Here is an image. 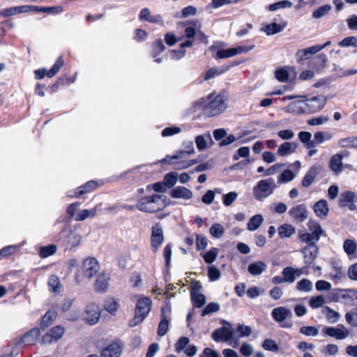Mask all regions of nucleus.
<instances>
[{
  "label": "nucleus",
  "mask_w": 357,
  "mask_h": 357,
  "mask_svg": "<svg viewBox=\"0 0 357 357\" xmlns=\"http://www.w3.org/2000/svg\"><path fill=\"white\" fill-rule=\"evenodd\" d=\"M151 301L147 297L139 298L135 309V316L128 322L130 327H135L144 321L151 309Z\"/></svg>",
  "instance_id": "f257e3e1"
},
{
  "label": "nucleus",
  "mask_w": 357,
  "mask_h": 357,
  "mask_svg": "<svg viewBox=\"0 0 357 357\" xmlns=\"http://www.w3.org/2000/svg\"><path fill=\"white\" fill-rule=\"evenodd\" d=\"M160 195L154 194L151 196H144L137 200L136 208L144 213H153L162 211V204Z\"/></svg>",
  "instance_id": "f03ea898"
},
{
  "label": "nucleus",
  "mask_w": 357,
  "mask_h": 357,
  "mask_svg": "<svg viewBox=\"0 0 357 357\" xmlns=\"http://www.w3.org/2000/svg\"><path fill=\"white\" fill-rule=\"evenodd\" d=\"M212 94L208 96V100H210L208 103L203 106L204 112L208 116H214L223 112L226 107L227 103L225 96L222 94L216 96L213 99H211Z\"/></svg>",
  "instance_id": "7ed1b4c3"
},
{
  "label": "nucleus",
  "mask_w": 357,
  "mask_h": 357,
  "mask_svg": "<svg viewBox=\"0 0 357 357\" xmlns=\"http://www.w3.org/2000/svg\"><path fill=\"white\" fill-rule=\"evenodd\" d=\"M277 188L273 178L260 180L253 188V195L257 200L261 201L274 192Z\"/></svg>",
  "instance_id": "20e7f679"
},
{
  "label": "nucleus",
  "mask_w": 357,
  "mask_h": 357,
  "mask_svg": "<svg viewBox=\"0 0 357 357\" xmlns=\"http://www.w3.org/2000/svg\"><path fill=\"white\" fill-rule=\"evenodd\" d=\"M224 326L215 329L211 334L212 339L217 342H227L230 341L234 335L232 325L226 320L222 321Z\"/></svg>",
  "instance_id": "39448f33"
},
{
  "label": "nucleus",
  "mask_w": 357,
  "mask_h": 357,
  "mask_svg": "<svg viewBox=\"0 0 357 357\" xmlns=\"http://www.w3.org/2000/svg\"><path fill=\"white\" fill-rule=\"evenodd\" d=\"M164 241V232L160 223H155L151 227V249L155 253Z\"/></svg>",
  "instance_id": "423d86ee"
},
{
  "label": "nucleus",
  "mask_w": 357,
  "mask_h": 357,
  "mask_svg": "<svg viewBox=\"0 0 357 357\" xmlns=\"http://www.w3.org/2000/svg\"><path fill=\"white\" fill-rule=\"evenodd\" d=\"M99 264L96 258H86L82 266V273L83 275L89 279L93 278L99 271Z\"/></svg>",
  "instance_id": "0eeeda50"
},
{
  "label": "nucleus",
  "mask_w": 357,
  "mask_h": 357,
  "mask_svg": "<svg viewBox=\"0 0 357 357\" xmlns=\"http://www.w3.org/2000/svg\"><path fill=\"white\" fill-rule=\"evenodd\" d=\"M64 332L65 328L61 326L52 327L43 337L41 342L43 344L54 343L63 337Z\"/></svg>",
  "instance_id": "6e6552de"
},
{
  "label": "nucleus",
  "mask_w": 357,
  "mask_h": 357,
  "mask_svg": "<svg viewBox=\"0 0 357 357\" xmlns=\"http://www.w3.org/2000/svg\"><path fill=\"white\" fill-rule=\"evenodd\" d=\"M63 66V60L61 57H59L53 66L47 72L45 68H40L34 71L36 79H41L47 75L48 77H54Z\"/></svg>",
  "instance_id": "1a4fd4ad"
},
{
  "label": "nucleus",
  "mask_w": 357,
  "mask_h": 357,
  "mask_svg": "<svg viewBox=\"0 0 357 357\" xmlns=\"http://www.w3.org/2000/svg\"><path fill=\"white\" fill-rule=\"evenodd\" d=\"M341 328L335 327H325L323 329L324 335L335 337L337 340H343L349 335V331L342 325H340Z\"/></svg>",
  "instance_id": "9d476101"
},
{
  "label": "nucleus",
  "mask_w": 357,
  "mask_h": 357,
  "mask_svg": "<svg viewBox=\"0 0 357 357\" xmlns=\"http://www.w3.org/2000/svg\"><path fill=\"white\" fill-rule=\"evenodd\" d=\"M289 214L298 222H304L307 218V207L304 204L296 205L290 208Z\"/></svg>",
  "instance_id": "9b49d317"
},
{
  "label": "nucleus",
  "mask_w": 357,
  "mask_h": 357,
  "mask_svg": "<svg viewBox=\"0 0 357 357\" xmlns=\"http://www.w3.org/2000/svg\"><path fill=\"white\" fill-rule=\"evenodd\" d=\"M326 99L324 96H314L305 100V105L310 112H317L321 110L325 105Z\"/></svg>",
  "instance_id": "f8f14e48"
},
{
  "label": "nucleus",
  "mask_w": 357,
  "mask_h": 357,
  "mask_svg": "<svg viewBox=\"0 0 357 357\" xmlns=\"http://www.w3.org/2000/svg\"><path fill=\"white\" fill-rule=\"evenodd\" d=\"M122 352V346L116 342H114L104 348L100 357H119Z\"/></svg>",
  "instance_id": "ddd939ff"
},
{
  "label": "nucleus",
  "mask_w": 357,
  "mask_h": 357,
  "mask_svg": "<svg viewBox=\"0 0 357 357\" xmlns=\"http://www.w3.org/2000/svg\"><path fill=\"white\" fill-rule=\"evenodd\" d=\"M100 314L98 310V307L96 305H91L87 306L85 314L84 320L90 325L96 324L100 319Z\"/></svg>",
  "instance_id": "4468645a"
},
{
  "label": "nucleus",
  "mask_w": 357,
  "mask_h": 357,
  "mask_svg": "<svg viewBox=\"0 0 357 357\" xmlns=\"http://www.w3.org/2000/svg\"><path fill=\"white\" fill-rule=\"evenodd\" d=\"M271 315L275 321L281 323L287 318H291L293 314L291 311L286 307H278L272 310Z\"/></svg>",
  "instance_id": "2eb2a0df"
},
{
  "label": "nucleus",
  "mask_w": 357,
  "mask_h": 357,
  "mask_svg": "<svg viewBox=\"0 0 357 357\" xmlns=\"http://www.w3.org/2000/svg\"><path fill=\"white\" fill-rule=\"evenodd\" d=\"M318 247L314 243H309L303 249L304 262L307 266H309L318 254Z\"/></svg>",
  "instance_id": "dca6fc26"
},
{
  "label": "nucleus",
  "mask_w": 357,
  "mask_h": 357,
  "mask_svg": "<svg viewBox=\"0 0 357 357\" xmlns=\"http://www.w3.org/2000/svg\"><path fill=\"white\" fill-rule=\"evenodd\" d=\"M110 280L109 275L105 272L100 274L95 282V289L97 292H105L109 286V281Z\"/></svg>",
  "instance_id": "f3484780"
},
{
  "label": "nucleus",
  "mask_w": 357,
  "mask_h": 357,
  "mask_svg": "<svg viewBox=\"0 0 357 357\" xmlns=\"http://www.w3.org/2000/svg\"><path fill=\"white\" fill-rule=\"evenodd\" d=\"M183 146L185 148V150L183 151H181L179 153L172 157L167 156L162 160V162H166L167 163L169 164H173L174 162H172V160L181 158V155L183 153H185L188 154H192L195 152L194 143L192 141H185L183 143Z\"/></svg>",
  "instance_id": "a211bd4d"
},
{
  "label": "nucleus",
  "mask_w": 357,
  "mask_h": 357,
  "mask_svg": "<svg viewBox=\"0 0 357 357\" xmlns=\"http://www.w3.org/2000/svg\"><path fill=\"white\" fill-rule=\"evenodd\" d=\"M170 195L174 199L183 198L189 199L192 198V192L184 186H177L171 191Z\"/></svg>",
  "instance_id": "6ab92c4d"
},
{
  "label": "nucleus",
  "mask_w": 357,
  "mask_h": 357,
  "mask_svg": "<svg viewBox=\"0 0 357 357\" xmlns=\"http://www.w3.org/2000/svg\"><path fill=\"white\" fill-rule=\"evenodd\" d=\"M319 172V168L317 166H312L309 171L305 174L303 181L302 185L305 188L310 186L314 181L317 174Z\"/></svg>",
  "instance_id": "aec40b11"
},
{
  "label": "nucleus",
  "mask_w": 357,
  "mask_h": 357,
  "mask_svg": "<svg viewBox=\"0 0 357 357\" xmlns=\"http://www.w3.org/2000/svg\"><path fill=\"white\" fill-rule=\"evenodd\" d=\"M342 159L343 155L335 154L333 155L329 162V167L336 174H339L342 171Z\"/></svg>",
  "instance_id": "412c9836"
},
{
  "label": "nucleus",
  "mask_w": 357,
  "mask_h": 357,
  "mask_svg": "<svg viewBox=\"0 0 357 357\" xmlns=\"http://www.w3.org/2000/svg\"><path fill=\"white\" fill-rule=\"evenodd\" d=\"M267 265L262 261H258L250 264L248 267V272L252 275H259L264 272Z\"/></svg>",
  "instance_id": "4be33fe9"
},
{
  "label": "nucleus",
  "mask_w": 357,
  "mask_h": 357,
  "mask_svg": "<svg viewBox=\"0 0 357 357\" xmlns=\"http://www.w3.org/2000/svg\"><path fill=\"white\" fill-rule=\"evenodd\" d=\"M314 211L319 217H325L328 213V206L326 200L321 199L317 202L313 207Z\"/></svg>",
  "instance_id": "5701e85b"
},
{
  "label": "nucleus",
  "mask_w": 357,
  "mask_h": 357,
  "mask_svg": "<svg viewBox=\"0 0 357 357\" xmlns=\"http://www.w3.org/2000/svg\"><path fill=\"white\" fill-rule=\"evenodd\" d=\"M327 61V56L324 54H320L310 61V66L316 70H321L326 67Z\"/></svg>",
  "instance_id": "b1692460"
},
{
  "label": "nucleus",
  "mask_w": 357,
  "mask_h": 357,
  "mask_svg": "<svg viewBox=\"0 0 357 357\" xmlns=\"http://www.w3.org/2000/svg\"><path fill=\"white\" fill-rule=\"evenodd\" d=\"M208 140H209L211 144H213L212 137L209 132H208L205 135H198L195 137L196 146L199 151H202L206 149Z\"/></svg>",
  "instance_id": "393cba45"
},
{
  "label": "nucleus",
  "mask_w": 357,
  "mask_h": 357,
  "mask_svg": "<svg viewBox=\"0 0 357 357\" xmlns=\"http://www.w3.org/2000/svg\"><path fill=\"white\" fill-rule=\"evenodd\" d=\"M296 144L292 142H284L282 144L278 149V154L280 156H284L296 151Z\"/></svg>",
  "instance_id": "a878e982"
},
{
  "label": "nucleus",
  "mask_w": 357,
  "mask_h": 357,
  "mask_svg": "<svg viewBox=\"0 0 357 357\" xmlns=\"http://www.w3.org/2000/svg\"><path fill=\"white\" fill-rule=\"evenodd\" d=\"M320 51V48H318L317 45H314L305 49L300 50L297 52L296 56L300 60H304L308 59L310 54H314Z\"/></svg>",
  "instance_id": "bb28decb"
},
{
  "label": "nucleus",
  "mask_w": 357,
  "mask_h": 357,
  "mask_svg": "<svg viewBox=\"0 0 357 357\" xmlns=\"http://www.w3.org/2000/svg\"><path fill=\"white\" fill-rule=\"evenodd\" d=\"M57 317V313L54 310H48L43 317L40 327L45 328L48 327L55 320Z\"/></svg>",
  "instance_id": "cd10ccee"
},
{
  "label": "nucleus",
  "mask_w": 357,
  "mask_h": 357,
  "mask_svg": "<svg viewBox=\"0 0 357 357\" xmlns=\"http://www.w3.org/2000/svg\"><path fill=\"white\" fill-rule=\"evenodd\" d=\"M285 27V24H280L275 22L266 25L263 31L268 36L281 32Z\"/></svg>",
  "instance_id": "c85d7f7f"
},
{
  "label": "nucleus",
  "mask_w": 357,
  "mask_h": 357,
  "mask_svg": "<svg viewBox=\"0 0 357 357\" xmlns=\"http://www.w3.org/2000/svg\"><path fill=\"white\" fill-rule=\"evenodd\" d=\"M263 221L264 218L261 215L257 214L252 216L248 223V229L250 231L257 230L261 226Z\"/></svg>",
  "instance_id": "c756f323"
},
{
  "label": "nucleus",
  "mask_w": 357,
  "mask_h": 357,
  "mask_svg": "<svg viewBox=\"0 0 357 357\" xmlns=\"http://www.w3.org/2000/svg\"><path fill=\"white\" fill-rule=\"evenodd\" d=\"M190 296L192 304L196 307H202L206 303V298L203 294L190 291Z\"/></svg>",
  "instance_id": "7c9ffc66"
},
{
  "label": "nucleus",
  "mask_w": 357,
  "mask_h": 357,
  "mask_svg": "<svg viewBox=\"0 0 357 357\" xmlns=\"http://www.w3.org/2000/svg\"><path fill=\"white\" fill-rule=\"evenodd\" d=\"M119 307L118 301L113 298H108L105 303V309L112 315L116 314Z\"/></svg>",
  "instance_id": "2f4dec72"
},
{
  "label": "nucleus",
  "mask_w": 357,
  "mask_h": 357,
  "mask_svg": "<svg viewBox=\"0 0 357 357\" xmlns=\"http://www.w3.org/2000/svg\"><path fill=\"white\" fill-rule=\"evenodd\" d=\"M295 233V228L288 224H284L278 228V234L280 238H289Z\"/></svg>",
  "instance_id": "473e14b6"
},
{
  "label": "nucleus",
  "mask_w": 357,
  "mask_h": 357,
  "mask_svg": "<svg viewBox=\"0 0 357 357\" xmlns=\"http://www.w3.org/2000/svg\"><path fill=\"white\" fill-rule=\"evenodd\" d=\"M331 8L332 7L329 4L319 6L313 11L312 17L314 19H320L326 16L331 10Z\"/></svg>",
  "instance_id": "72a5a7b5"
},
{
  "label": "nucleus",
  "mask_w": 357,
  "mask_h": 357,
  "mask_svg": "<svg viewBox=\"0 0 357 357\" xmlns=\"http://www.w3.org/2000/svg\"><path fill=\"white\" fill-rule=\"evenodd\" d=\"M97 183L94 181H90L83 185L80 186L77 189V192H75L76 196H81L86 192H89L97 188Z\"/></svg>",
  "instance_id": "f704fd0d"
},
{
  "label": "nucleus",
  "mask_w": 357,
  "mask_h": 357,
  "mask_svg": "<svg viewBox=\"0 0 357 357\" xmlns=\"http://www.w3.org/2000/svg\"><path fill=\"white\" fill-rule=\"evenodd\" d=\"M97 213L96 207L93 208L91 210L84 209L79 211L77 215L75 217V221H84L88 218H93Z\"/></svg>",
  "instance_id": "c9c22d12"
},
{
  "label": "nucleus",
  "mask_w": 357,
  "mask_h": 357,
  "mask_svg": "<svg viewBox=\"0 0 357 357\" xmlns=\"http://www.w3.org/2000/svg\"><path fill=\"white\" fill-rule=\"evenodd\" d=\"M355 197V193L352 191H345L342 192L340 195V206L341 207H344L347 206V204L354 201Z\"/></svg>",
  "instance_id": "e433bc0d"
},
{
  "label": "nucleus",
  "mask_w": 357,
  "mask_h": 357,
  "mask_svg": "<svg viewBox=\"0 0 357 357\" xmlns=\"http://www.w3.org/2000/svg\"><path fill=\"white\" fill-rule=\"evenodd\" d=\"M282 274L284 278L285 282L293 283L296 280V278L294 274V268L287 266L283 268Z\"/></svg>",
  "instance_id": "4c0bfd02"
},
{
  "label": "nucleus",
  "mask_w": 357,
  "mask_h": 357,
  "mask_svg": "<svg viewBox=\"0 0 357 357\" xmlns=\"http://www.w3.org/2000/svg\"><path fill=\"white\" fill-rule=\"evenodd\" d=\"M338 144L342 148L353 147L357 149V137L351 136L340 139L338 142Z\"/></svg>",
  "instance_id": "58836bf2"
},
{
  "label": "nucleus",
  "mask_w": 357,
  "mask_h": 357,
  "mask_svg": "<svg viewBox=\"0 0 357 357\" xmlns=\"http://www.w3.org/2000/svg\"><path fill=\"white\" fill-rule=\"evenodd\" d=\"M163 311V309H162ZM169 321L167 317L164 315V312L162 313V319L159 323L158 328V335L159 336H164L168 331Z\"/></svg>",
  "instance_id": "ea45409f"
},
{
  "label": "nucleus",
  "mask_w": 357,
  "mask_h": 357,
  "mask_svg": "<svg viewBox=\"0 0 357 357\" xmlns=\"http://www.w3.org/2000/svg\"><path fill=\"white\" fill-rule=\"evenodd\" d=\"M312 282L308 279H302L296 284V289L299 291L310 292L312 290Z\"/></svg>",
  "instance_id": "a19ab883"
},
{
  "label": "nucleus",
  "mask_w": 357,
  "mask_h": 357,
  "mask_svg": "<svg viewBox=\"0 0 357 357\" xmlns=\"http://www.w3.org/2000/svg\"><path fill=\"white\" fill-rule=\"evenodd\" d=\"M177 173L172 172L167 174L165 177L163 182L166 187L168 188H172L177 181Z\"/></svg>",
  "instance_id": "79ce46f5"
},
{
  "label": "nucleus",
  "mask_w": 357,
  "mask_h": 357,
  "mask_svg": "<svg viewBox=\"0 0 357 357\" xmlns=\"http://www.w3.org/2000/svg\"><path fill=\"white\" fill-rule=\"evenodd\" d=\"M295 178V174L291 170H284L278 178V183L281 184L283 183H287L292 181Z\"/></svg>",
  "instance_id": "37998d69"
},
{
  "label": "nucleus",
  "mask_w": 357,
  "mask_h": 357,
  "mask_svg": "<svg viewBox=\"0 0 357 357\" xmlns=\"http://www.w3.org/2000/svg\"><path fill=\"white\" fill-rule=\"evenodd\" d=\"M343 248L348 255H351L355 253L357 245L354 240L347 239L344 242Z\"/></svg>",
  "instance_id": "c03bdc74"
},
{
  "label": "nucleus",
  "mask_w": 357,
  "mask_h": 357,
  "mask_svg": "<svg viewBox=\"0 0 357 357\" xmlns=\"http://www.w3.org/2000/svg\"><path fill=\"white\" fill-rule=\"evenodd\" d=\"M219 250L216 248H212L208 252H206L203 258L206 263L211 264L213 263L217 258L218 255Z\"/></svg>",
  "instance_id": "a18cd8bd"
},
{
  "label": "nucleus",
  "mask_w": 357,
  "mask_h": 357,
  "mask_svg": "<svg viewBox=\"0 0 357 357\" xmlns=\"http://www.w3.org/2000/svg\"><path fill=\"white\" fill-rule=\"evenodd\" d=\"M56 252V246L55 245H49L45 247H42L39 255L41 258H46L54 255Z\"/></svg>",
  "instance_id": "49530a36"
},
{
  "label": "nucleus",
  "mask_w": 357,
  "mask_h": 357,
  "mask_svg": "<svg viewBox=\"0 0 357 357\" xmlns=\"http://www.w3.org/2000/svg\"><path fill=\"white\" fill-rule=\"evenodd\" d=\"M223 226L218 223L213 224L210 228V234L215 238H220L224 234Z\"/></svg>",
  "instance_id": "de8ad7c7"
},
{
  "label": "nucleus",
  "mask_w": 357,
  "mask_h": 357,
  "mask_svg": "<svg viewBox=\"0 0 357 357\" xmlns=\"http://www.w3.org/2000/svg\"><path fill=\"white\" fill-rule=\"evenodd\" d=\"M291 6L292 3L290 1L283 0L269 5L268 10L270 11H275L279 8H290Z\"/></svg>",
  "instance_id": "09e8293b"
},
{
  "label": "nucleus",
  "mask_w": 357,
  "mask_h": 357,
  "mask_svg": "<svg viewBox=\"0 0 357 357\" xmlns=\"http://www.w3.org/2000/svg\"><path fill=\"white\" fill-rule=\"evenodd\" d=\"M220 307L218 303H209L202 312V316L204 317L213 312L219 311Z\"/></svg>",
  "instance_id": "8fccbe9b"
},
{
  "label": "nucleus",
  "mask_w": 357,
  "mask_h": 357,
  "mask_svg": "<svg viewBox=\"0 0 357 357\" xmlns=\"http://www.w3.org/2000/svg\"><path fill=\"white\" fill-rule=\"evenodd\" d=\"M153 56L156 57L158 54L164 52L166 47L162 39H158L153 43Z\"/></svg>",
  "instance_id": "3c124183"
},
{
  "label": "nucleus",
  "mask_w": 357,
  "mask_h": 357,
  "mask_svg": "<svg viewBox=\"0 0 357 357\" xmlns=\"http://www.w3.org/2000/svg\"><path fill=\"white\" fill-rule=\"evenodd\" d=\"M299 331L306 336H317L319 334V329L314 326H302Z\"/></svg>",
  "instance_id": "603ef678"
},
{
  "label": "nucleus",
  "mask_w": 357,
  "mask_h": 357,
  "mask_svg": "<svg viewBox=\"0 0 357 357\" xmlns=\"http://www.w3.org/2000/svg\"><path fill=\"white\" fill-rule=\"evenodd\" d=\"M235 56L234 47L229 49L219 50L216 53V57L218 59H227Z\"/></svg>",
  "instance_id": "864d4df0"
},
{
  "label": "nucleus",
  "mask_w": 357,
  "mask_h": 357,
  "mask_svg": "<svg viewBox=\"0 0 357 357\" xmlns=\"http://www.w3.org/2000/svg\"><path fill=\"white\" fill-rule=\"evenodd\" d=\"M324 298L322 296H313L310 300V305L312 309L321 307L324 303Z\"/></svg>",
  "instance_id": "5fc2aeb1"
},
{
  "label": "nucleus",
  "mask_w": 357,
  "mask_h": 357,
  "mask_svg": "<svg viewBox=\"0 0 357 357\" xmlns=\"http://www.w3.org/2000/svg\"><path fill=\"white\" fill-rule=\"evenodd\" d=\"M338 349L337 344H328L321 349V352L325 356H333L337 353Z\"/></svg>",
  "instance_id": "6e6d98bb"
},
{
  "label": "nucleus",
  "mask_w": 357,
  "mask_h": 357,
  "mask_svg": "<svg viewBox=\"0 0 357 357\" xmlns=\"http://www.w3.org/2000/svg\"><path fill=\"white\" fill-rule=\"evenodd\" d=\"M49 286L52 290L55 293H59L61 291V284L57 277L52 275L50 278L48 282Z\"/></svg>",
  "instance_id": "4d7b16f0"
},
{
  "label": "nucleus",
  "mask_w": 357,
  "mask_h": 357,
  "mask_svg": "<svg viewBox=\"0 0 357 357\" xmlns=\"http://www.w3.org/2000/svg\"><path fill=\"white\" fill-rule=\"evenodd\" d=\"M246 293L249 298H255L262 295L264 293V290L261 287L254 286L249 288Z\"/></svg>",
  "instance_id": "13d9d810"
},
{
  "label": "nucleus",
  "mask_w": 357,
  "mask_h": 357,
  "mask_svg": "<svg viewBox=\"0 0 357 357\" xmlns=\"http://www.w3.org/2000/svg\"><path fill=\"white\" fill-rule=\"evenodd\" d=\"M326 318L331 323H335L340 318V314L328 307H326Z\"/></svg>",
  "instance_id": "bf43d9fd"
},
{
  "label": "nucleus",
  "mask_w": 357,
  "mask_h": 357,
  "mask_svg": "<svg viewBox=\"0 0 357 357\" xmlns=\"http://www.w3.org/2000/svg\"><path fill=\"white\" fill-rule=\"evenodd\" d=\"M324 232L319 225H317L313 231L310 233L311 241L310 243L315 244V242H317L319 240L321 234Z\"/></svg>",
  "instance_id": "052dcab7"
},
{
  "label": "nucleus",
  "mask_w": 357,
  "mask_h": 357,
  "mask_svg": "<svg viewBox=\"0 0 357 357\" xmlns=\"http://www.w3.org/2000/svg\"><path fill=\"white\" fill-rule=\"evenodd\" d=\"M220 270L214 266L208 268V275L211 281L218 280L220 277Z\"/></svg>",
  "instance_id": "680f3d73"
},
{
  "label": "nucleus",
  "mask_w": 357,
  "mask_h": 357,
  "mask_svg": "<svg viewBox=\"0 0 357 357\" xmlns=\"http://www.w3.org/2000/svg\"><path fill=\"white\" fill-rule=\"evenodd\" d=\"M264 349L271 351H276L279 347L275 342L271 339H266L262 344Z\"/></svg>",
  "instance_id": "e2e57ef3"
},
{
  "label": "nucleus",
  "mask_w": 357,
  "mask_h": 357,
  "mask_svg": "<svg viewBox=\"0 0 357 357\" xmlns=\"http://www.w3.org/2000/svg\"><path fill=\"white\" fill-rule=\"evenodd\" d=\"M253 351V347L248 342H244L242 344L240 349V352L243 356L245 357L250 356L252 355Z\"/></svg>",
  "instance_id": "0e129e2a"
},
{
  "label": "nucleus",
  "mask_w": 357,
  "mask_h": 357,
  "mask_svg": "<svg viewBox=\"0 0 357 357\" xmlns=\"http://www.w3.org/2000/svg\"><path fill=\"white\" fill-rule=\"evenodd\" d=\"M275 75L276 79L281 82H284L289 79V73L284 68L276 70Z\"/></svg>",
  "instance_id": "69168bd1"
},
{
  "label": "nucleus",
  "mask_w": 357,
  "mask_h": 357,
  "mask_svg": "<svg viewBox=\"0 0 357 357\" xmlns=\"http://www.w3.org/2000/svg\"><path fill=\"white\" fill-rule=\"evenodd\" d=\"M329 117L328 116H320L319 117L312 118L307 121L310 126H319L328 121Z\"/></svg>",
  "instance_id": "338daca9"
},
{
  "label": "nucleus",
  "mask_w": 357,
  "mask_h": 357,
  "mask_svg": "<svg viewBox=\"0 0 357 357\" xmlns=\"http://www.w3.org/2000/svg\"><path fill=\"white\" fill-rule=\"evenodd\" d=\"M190 340L187 337H181L175 344L176 351L180 353L188 344Z\"/></svg>",
  "instance_id": "774afa93"
}]
</instances>
